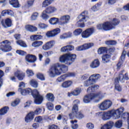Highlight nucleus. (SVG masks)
Here are the masks:
<instances>
[{
  "instance_id": "nucleus-1",
  "label": "nucleus",
  "mask_w": 129,
  "mask_h": 129,
  "mask_svg": "<svg viewBox=\"0 0 129 129\" xmlns=\"http://www.w3.org/2000/svg\"><path fill=\"white\" fill-rule=\"evenodd\" d=\"M68 71V67L64 64H60L56 63L53 64L48 71L47 73L50 77H55L61 75L62 73H65Z\"/></svg>"
},
{
  "instance_id": "nucleus-2",
  "label": "nucleus",
  "mask_w": 129,
  "mask_h": 129,
  "mask_svg": "<svg viewBox=\"0 0 129 129\" xmlns=\"http://www.w3.org/2000/svg\"><path fill=\"white\" fill-rule=\"evenodd\" d=\"M123 110H124V108L120 107L116 110L108 111L105 113L102 112H98L97 114L100 117H101L103 120L110 119L111 116H114L115 119H117L120 117V114L123 112Z\"/></svg>"
},
{
  "instance_id": "nucleus-3",
  "label": "nucleus",
  "mask_w": 129,
  "mask_h": 129,
  "mask_svg": "<svg viewBox=\"0 0 129 129\" xmlns=\"http://www.w3.org/2000/svg\"><path fill=\"white\" fill-rule=\"evenodd\" d=\"M18 91L20 92L22 95H27V94H31L32 95L36 104H41L43 101V97L40 95V93H39V92H38L37 90L32 91L31 88H28L25 90L19 88Z\"/></svg>"
},
{
  "instance_id": "nucleus-4",
  "label": "nucleus",
  "mask_w": 129,
  "mask_h": 129,
  "mask_svg": "<svg viewBox=\"0 0 129 129\" xmlns=\"http://www.w3.org/2000/svg\"><path fill=\"white\" fill-rule=\"evenodd\" d=\"M76 59V55L71 53L64 54L59 57V61L67 65H71Z\"/></svg>"
},
{
  "instance_id": "nucleus-5",
  "label": "nucleus",
  "mask_w": 129,
  "mask_h": 129,
  "mask_svg": "<svg viewBox=\"0 0 129 129\" xmlns=\"http://www.w3.org/2000/svg\"><path fill=\"white\" fill-rule=\"evenodd\" d=\"M96 97L100 98V99L96 101V102H98V101L102 98V94L101 93V92L97 93V94L91 93L87 95L84 97L83 101L85 103H89L92 99H94V98H96Z\"/></svg>"
},
{
  "instance_id": "nucleus-6",
  "label": "nucleus",
  "mask_w": 129,
  "mask_h": 129,
  "mask_svg": "<svg viewBox=\"0 0 129 129\" xmlns=\"http://www.w3.org/2000/svg\"><path fill=\"white\" fill-rule=\"evenodd\" d=\"M87 13V11H84L81 15L79 16V21L77 22V25L80 28H84V27H85L84 23L86 22Z\"/></svg>"
},
{
  "instance_id": "nucleus-7",
  "label": "nucleus",
  "mask_w": 129,
  "mask_h": 129,
  "mask_svg": "<svg viewBox=\"0 0 129 129\" xmlns=\"http://www.w3.org/2000/svg\"><path fill=\"white\" fill-rule=\"evenodd\" d=\"M111 105H112V102L110 100H105L98 105V107L100 110L104 111V110L109 109V108L111 107Z\"/></svg>"
},
{
  "instance_id": "nucleus-8",
  "label": "nucleus",
  "mask_w": 129,
  "mask_h": 129,
  "mask_svg": "<svg viewBox=\"0 0 129 129\" xmlns=\"http://www.w3.org/2000/svg\"><path fill=\"white\" fill-rule=\"evenodd\" d=\"M2 46L0 47V50L3 52H10L12 50L11 42L9 40H5L1 42Z\"/></svg>"
},
{
  "instance_id": "nucleus-9",
  "label": "nucleus",
  "mask_w": 129,
  "mask_h": 129,
  "mask_svg": "<svg viewBox=\"0 0 129 129\" xmlns=\"http://www.w3.org/2000/svg\"><path fill=\"white\" fill-rule=\"evenodd\" d=\"M113 26L110 25V23L108 22H106L103 24H99L97 26L98 30H102L103 29L104 31H109L112 30Z\"/></svg>"
},
{
  "instance_id": "nucleus-10",
  "label": "nucleus",
  "mask_w": 129,
  "mask_h": 129,
  "mask_svg": "<svg viewBox=\"0 0 129 129\" xmlns=\"http://www.w3.org/2000/svg\"><path fill=\"white\" fill-rule=\"evenodd\" d=\"M93 33H94V28L92 27L90 28L87 29L86 30L84 31L82 34L81 36L83 39H87L91 36Z\"/></svg>"
},
{
  "instance_id": "nucleus-11",
  "label": "nucleus",
  "mask_w": 129,
  "mask_h": 129,
  "mask_svg": "<svg viewBox=\"0 0 129 129\" xmlns=\"http://www.w3.org/2000/svg\"><path fill=\"white\" fill-rule=\"evenodd\" d=\"M60 32L61 30L60 28H56L51 31L47 32L46 33V36L47 38H52L53 37H55V36H57L58 34H60Z\"/></svg>"
},
{
  "instance_id": "nucleus-12",
  "label": "nucleus",
  "mask_w": 129,
  "mask_h": 129,
  "mask_svg": "<svg viewBox=\"0 0 129 129\" xmlns=\"http://www.w3.org/2000/svg\"><path fill=\"white\" fill-rule=\"evenodd\" d=\"M69 116L71 119H73L75 117L76 118H78V119H82V118L84 117V114H82L81 112H78V111L76 112H73L72 111V113L69 114Z\"/></svg>"
},
{
  "instance_id": "nucleus-13",
  "label": "nucleus",
  "mask_w": 129,
  "mask_h": 129,
  "mask_svg": "<svg viewBox=\"0 0 129 129\" xmlns=\"http://www.w3.org/2000/svg\"><path fill=\"white\" fill-rule=\"evenodd\" d=\"M76 74L75 73H69L58 77L56 81L57 82H62L64 81V80L67 78V77H74L76 76Z\"/></svg>"
},
{
  "instance_id": "nucleus-14",
  "label": "nucleus",
  "mask_w": 129,
  "mask_h": 129,
  "mask_svg": "<svg viewBox=\"0 0 129 129\" xmlns=\"http://www.w3.org/2000/svg\"><path fill=\"white\" fill-rule=\"evenodd\" d=\"M54 45H55V41L51 40L45 43V44L42 46V49L44 51H48V50H50L51 48H53Z\"/></svg>"
},
{
  "instance_id": "nucleus-15",
  "label": "nucleus",
  "mask_w": 129,
  "mask_h": 129,
  "mask_svg": "<svg viewBox=\"0 0 129 129\" xmlns=\"http://www.w3.org/2000/svg\"><path fill=\"white\" fill-rule=\"evenodd\" d=\"M94 44L93 43H85L84 45L76 48L77 51H82L83 50H87L91 47H93Z\"/></svg>"
},
{
  "instance_id": "nucleus-16",
  "label": "nucleus",
  "mask_w": 129,
  "mask_h": 129,
  "mask_svg": "<svg viewBox=\"0 0 129 129\" xmlns=\"http://www.w3.org/2000/svg\"><path fill=\"white\" fill-rule=\"evenodd\" d=\"M25 60L29 63H34L37 61V57L33 54H28L26 56Z\"/></svg>"
},
{
  "instance_id": "nucleus-17",
  "label": "nucleus",
  "mask_w": 129,
  "mask_h": 129,
  "mask_svg": "<svg viewBox=\"0 0 129 129\" xmlns=\"http://www.w3.org/2000/svg\"><path fill=\"white\" fill-rule=\"evenodd\" d=\"M70 20V16L69 15L63 16L60 18L59 25H65V24H67L69 22Z\"/></svg>"
},
{
  "instance_id": "nucleus-18",
  "label": "nucleus",
  "mask_w": 129,
  "mask_h": 129,
  "mask_svg": "<svg viewBox=\"0 0 129 129\" xmlns=\"http://www.w3.org/2000/svg\"><path fill=\"white\" fill-rule=\"evenodd\" d=\"M15 76L18 78V80H23V79L25 78V73L20 70H17V72L15 73Z\"/></svg>"
},
{
  "instance_id": "nucleus-19",
  "label": "nucleus",
  "mask_w": 129,
  "mask_h": 129,
  "mask_svg": "<svg viewBox=\"0 0 129 129\" xmlns=\"http://www.w3.org/2000/svg\"><path fill=\"white\" fill-rule=\"evenodd\" d=\"M34 116H35V113L34 112L29 113L25 117V120L26 122H31L34 119Z\"/></svg>"
},
{
  "instance_id": "nucleus-20",
  "label": "nucleus",
  "mask_w": 129,
  "mask_h": 129,
  "mask_svg": "<svg viewBox=\"0 0 129 129\" xmlns=\"http://www.w3.org/2000/svg\"><path fill=\"white\" fill-rule=\"evenodd\" d=\"M1 24L4 28H9L10 27H12V20L9 18H7L6 20H5V24L4 20L1 21Z\"/></svg>"
},
{
  "instance_id": "nucleus-21",
  "label": "nucleus",
  "mask_w": 129,
  "mask_h": 129,
  "mask_svg": "<svg viewBox=\"0 0 129 129\" xmlns=\"http://www.w3.org/2000/svg\"><path fill=\"white\" fill-rule=\"evenodd\" d=\"M100 65V62H99V60H98V59H96L91 62L90 67L91 68L95 69V68H98V67H99Z\"/></svg>"
},
{
  "instance_id": "nucleus-22",
  "label": "nucleus",
  "mask_w": 129,
  "mask_h": 129,
  "mask_svg": "<svg viewBox=\"0 0 129 129\" xmlns=\"http://www.w3.org/2000/svg\"><path fill=\"white\" fill-rule=\"evenodd\" d=\"M114 123L113 122L110 121L107 122L106 124H104L101 127V129H111L112 128Z\"/></svg>"
},
{
  "instance_id": "nucleus-23",
  "label": "nucleus",
  "mask_w": 129,
  "mask_h": 129,
  "mask_svg": "<svg viewBox=\"0 0 129 129\" xmlns=\"http://www.w3.org/2000/svg\"><path fill=\"white\" fill-rule=\"evenodd\" d=\"M80 101L79 100H75L73 101V107L72 108L73 112H76L78 111V104H79Z\"/></svg>"
},
{
  "instance_id": "nucleus-24",
  "label": "nucleus",
  "mask_w": 129,
  "mask_h": 129,
  "mask_svg": "<svg viewBox=\"0 0 129 129\" xmlns=\"http://www.w3.org/2000/svg\"><path fill=\"white\" fill-rule=\"evenodd\" d=\"M74 49V46L72 45H67L66 46L62 47L60 51L61 52H69V51H72Z\"/></svg>"
},
{
  "instance_id": "nucleus-25",
  "label": "nucleus",
  "mask_w": 129,
  "mask_h": 129,
  "mask_svg": "<svg viewBox=\"0 0 129 129\" xmlns=\"http://www.w3.org/2000/svg\"><path fill=\"white\" fill-rule=\"evenodd\" d=\"M9 3L13 8H20L21 5L19 4V1L18 0H9Z\"/></svg>"
},
{
  "instance_id": "nucleus-26",
  "label": "nucleus",
  "mask_w": 129,
  "mask_h": 129,
  "mask_svg": "<svg viewBox=\"0 0 129 129\" xmlns=\"http://www.w3.org/2000/svg\"><path fill=\"white\" fill-rule=\"evenodd\" d=\"M46 14H53V13H55V12H56V11H57V8L54 7H52V6H50L47 7L46 10Z\"/></svg>"
},
{
  "instance_id": "nucleus-27",
  "label": "nucleus",
  "mask_w": 129,
  "mask_h": 129,
  "mask_svg": "<svg viewBox=\"0 0 129 129\" xmlns=\"http://www.w3.org/2000/svg\"><path fill=\"white\" fill-rule=\"evenodd\" d=\"M25 28L27 30V31H29V32H36V31L38 30L37 27L33 25H26Z\"/></svg>"
},
{
  "instance_id": "nucleus-28",
  "label": "nucleus",
  "mask_w": 129,
  "mask_h": 129,
  "mask_svg": "<svg viewBox=\"0 0 129 129\" xmlns=\"http://www.w3.org/2000/svg\"><path fill=\"white\" fill-rule=\"evenodd\" d=\"M100 75L99 74H94L90 77V80L91 79L92 82H95L98 79H100Z\"/></svg>"
},
{
  "instance_id": "nucleus-29",
  "label": "nucleus",
  "mask_w": 129,
  "mask_h": 129,
  "mask_svg": "<svg viewBox=\"0 0 129 129\" xmlns=\"http://www.w3.org/2000/svg\"><path fill=\"white\" fill-rule=\"evenodd\" d=\"M43 39V36L41 35H34L30 37L31 41H37Z\"/></svg>"
},
{
  "instance_id": "nucleus-30",
  "label": "nucleus",
  "mask_w": 129,
  "mask_h": 129,
  "mask_svg": "<svg viewBox=\"0 0 129 129\" xmlns=\"http://www.w3.org/2000/svg\"><path fill=\"white\" fill-rule=\"evenodd\" d=\"M102 62L103 63H107L109 62V60H110V55L109 54H105L103 55L102 57Z\"/></svg>"
},
{
  "instance_id": "nucleus-31",
  "label": "nucleus",
  "mask_w": 129,
  "mask_h": 129,
  "mask_svg": "<svg viewBox=\"0 0 129 129\" xmlns=\"http://www.w3.org/2000/svg\"><path fill=\"white\" fill-rule=\"evenodd\" d=\"M118 78L119 81L121 82L123 81V79L125 80H128V76H127V73H125L124 76L122 75V74H120Z\"/></svg>"
},
{
  "instance_id": "nucleus-32",
  "label": "nucleus",
  "mask_w": 129,
  "mask_h": 129,
  "mask_svg": "<svg viewBox=\"0 0 129 129\" xmlns=\"http://www.w3.org/2000/svg\"><path fill=\"white\" fill-rule=\"evenodd\" d=\"M72 83L73 82L71 81H66L62 84L61 86L63 88H68V87H70L72 85Z\"/></svg>"
},
{
  "instance_id": "nucleus-33",
  "label": "nucleus",
  "mask_w": 129,
  "mask_h": 129,
  "mask_svg": "<svg viewBox=\"0 0 129 129\" xmlns=\"http://www.w3.org/2000/svg\"><path fill=\"white\" fill-rule=\"evenodd\" d=\"M54 2V0H45L42 3V8H47L48 6H50L52 2Z\"/></svg>"
},
{
  "instance_id": "nucleus-34",
  "label": "nucleus",
  "mask_w": 129,
  "mask_h": 129,
  "mask_svg": "<svg viewBox=\"0 0 129 129\" xmlns=\"http://www.w3.org/2000/svg\"><path fill=\"white\" fill-rule=\"evenodd\" d=\"M99 88V86L97 85H95L91 87H89L87 89V92H93V91H95V90H97Z\"/></svg>"
},
{
  "instance_id": "nucleus-35",
  "label": "nucleus",
  "mask_w": 129,
  "mask_h": 129,
  "mask_svg": "<svg viewBox=\"0 0 129 129\" xmlns=\"http://www.w3.org/2000/svg\"><path fill=\"white\" fill-rule=\"evenodd\" d=\"M49 22L51 25H56L59 22V19H58V18L53 17L49 20Z\"/></svg>"
},
{
  "instance_id": "nucleus-36",
  "label": "nucleus",
  "mask_w": 129,
  "mask_h": 129,
  "mask_svg": "<svg viewBox=\"0 0 129 129\" xmlns=\"http://www.w3.org/2000/svg\"><path fill=\"white\" fill-rule=\"evenodd\" d=\"M106 52H107V48L105 47H101L98 49V53L100 55L104 53H106Z\"/></svg>"
},
{
  "instance_id": "nucleus-37",
  "label": "nucleus",
  "mask_w": 129,
  "mask_h": 129,
  "mask_svg": "<svg viewBox=\"0 0 129 129\" xmlns=\"http://www.w3.org/2000/svg\"><path fill=\"white\" fill-rule=\"evenodd\" d=\"M9 107L5 106L0 110V115H5L8 112Z\"/></svg>"
},
{
  "instance_id": "nucleus-38",
  "label": "nucleus",
  "mask_w": 129,
  "mask_h": 129,
  "mask_svg": "<svg viewBox=\"0 0 129 129\" xmlns=\"http://www.w3.org/2000/svg\"><path fill=\"white\" fill-rule=\"evenodd\" d=\"M42 45H43V41H36L32 44V47H40V46H42Z\"/></svg>"
},
{
  "instance_id": "nucleus-39",
  "label": "nucleus",
  "mask_w": 129,
  "mask_h": 129,
  "mask_svg": "<svg viewBox=\"0 0 129 129\" xmlns=\"http://www.w3.org/2000/svg\"><path fill=\"white\" fill-rule=\"evenodd\" d=\"M108 22L110 23L111 26H113L112 29H114V27H115V26H117V25H118V24H119V21H118V20L116 19H113L112 22Z\"/></svg>"
},
{
  "instance_id": "nucleus-40",
  "label": "nucleus",
  "mask_w": 129,
  "mask_h": 129,
  "mask_svg": "<svg viewBox=\"0 0 129 129\" xmlns=\"http://www.w3.org/2000/svg\"><path fill=\"white\" fill-rule=\"evenodd\" d=\"M46 97L48 101H54V95L52 93H49L47 94Z\"/></svg>"
},
{
  "instance_id": "nucleus-41",
  "label": "nucleus",
  "mask_w": 129,
  "mask_h": 129,
  "mask_svg": "<svg viewBox=\"0 0 129 129\" xmlns=\"http://www.w3.org/2000/svg\"><path fill=\"white\" fill-rule=\"evenodd\" d=\"M81 34H82V29L80 28L76 29L73 32L74 36H79V35H81Z\"/></svg>"
},
{
  "instance_id": "nucleus-42",
  "label": "nucleus",
  "mask_w": 129,
  "mask_h": 129,
  "mask_svg": "<svg viewBox=\"0 0 129 129\" xmlns=\"http://www.w3.org/2000/svg\"><path fill=\"white\" fill-rule=\"evenodd\" d=\"M80 92H81V89H76L73 91H72V94L75 96H77V95H79V94H80Z\"/></svg>"
},
{
  "instance_id": "nucleus-43",
  "label": "nucleus",
  "mask_w": 129,
  "mask_h": 129,
  "mask_svg": "<svg viewBox=\"0 0 129 129\" xmlns=\"http://www.w3.org/2000/svg\"><path fill=\"white\" fill-rule=\"evenodd\" d=\"M41 17L43 19V20H45V21H47L48 19H49V17L48 15H47V12H46V10H44L41 15Z\"/></svg>"
},
{
  "instance_id": "nucleus-44",
  "label": "nucleus",
  "mask_w": 129,
  "mask_h": 129,
  "mask_svg": "<svg viewBox=\"0 0 129 129\" xmlns=\"http://www.w3.org/2000/svg\"><path fill=\"white\" fill-rule=\"evenodd\" d=\"M122 126V121L118 120L115 123V127L117 128H120Z\"/></svg>"
},
{
  "instance_id": "nucleus-45",
  "label": "nucleus",
  "mask_w": 129,
  "mask_h": 129,
  "mask_svg": "<svg viewBox=\"0 0 129 129\" xmlns=\"http://www.w3.org/2000/svg\"><path fill=\"white\" fill-rule=\"evenodd\" d=\"M30 85L32 87H34V88H37L38 87V82L35 80H32L30 82Z\"/></svg>"
},
{
  "instance_id": "nucleus-46",
  "label": "nucleus",
  "mask_w": 129,
  "mask_h": 129,
  "mask_svg": "<svg viewBox=\"0 0 129 129\" xmlns=\"http://www.w3.org/2000/svg\"><path fill=\"white\" fill-rule=\"evenodd\" d=\"M16 43L18 45H20L21 47H23L24 48L27 47V44L22 40H18Z\"/></svg>"
},
{
  "instance_id": "nucleus-47",
  "label": "nucleus",
  "mask_w": 129,
  "mask_h": 129,
  "mask_svg": "<svg viewBox=\"0 0 129 129\" xmlns=\"http://www.w3.org/2000/svg\"><path fill=\"white\" fill-rule=\"evenodd\" d=\"M71 122L72 124V128H73V129H77V128H78V124H74V122H75L76 123V122H77V120H71Z\"/></svg>"
},
{
  "instance_id": "nucleus-48",
  "label": "nucleus",
  "mask_w": 129,
  "mask_h": 129,
  "mask_svg": "<svg viewBox=\"0 0 129 129\" xmlns=\"http://www.w3.org/2000/svg\"><path fill=\"white\" fill-rule=\"evenodd\" d=\"M36 77L40 79V80L44 81L45 80V77L44 75L41 73H38L36 74Z\"/></svg>"
},
{
  "instance_id": "nucleus-49",
  "label": "nucleus",
  "mask_w": 129,
  "mask_h": 129,
  "mask_svg": "<svg viewBox=\"0 0 129 129\" xmlns=\"http://www.w3.org/2000/svg\"><path fill=\"white\" fill-rule=\"evenodd\" d=\"M91 82H92V80L90 79V77H89V80L85 82L84 86H86V87L90 86V85H92V83Z\"/></svg>"
},
{
  "instance_id": "nucleus-50",
  "label": "nucleus",
  "mask_w": 129,
  "mask_h": 129,
  "mask_svg": "<svg viewBox=\"0 0 129 129\" xmlns=\"http://www.w3.org/2000/svg\"><path fill=\"white\" fill-rule=\"evenodd\" d=\"M19 103H20V99H16L14 101H12V102L11 103V105L12 106L15 107V106H17V105H18Z\"/></svg>"
},
{
  "instance_id": "nucleus-51",
  "label": "nucleus",
  "mask_w": 129,
  "mask_h": 129,
  "mask_svg": "<svg viewBox=\"0 0 129 129\" xmlns=\"http://www.w3.org/2000/svg\"><path fill=\"white\" fill-rule=\"evenodd\" d=\"M46 105L49 110H53V109L54 108V105H53V103L48 102L46 104Z\"/></svg>"
},
{
  "instance_id": "nucleus-52",
  "label": "nucleus",
  "mask_w": 129,
  "mask_h": 129,
  "mask_svg": "<svg viewBox=\"0 0 129 129\" xmlns=\"http://www.w3.org/2000/svg\"><path fill=\"white\" fill-rule=\"evenodd\" d=\"M106 45H115L116 44V41L114 40H108L105 42Z\"/></svg>"
},
{
  "instance_id": "nucleus-53",
  "label": "nucleus",
  "mask_w": 129,
  "mask_h": 129,
  "mask_svg": "<svg viewBox=\"0 0 129 129\" xmlns=\"http://www.w3.org/2000/svg\"><path fill=\"white\" fill-rule=\"evenodd\" d=\"M39 16V14L38 13H34L31 16V20L32 21H35V20H37V18Z\"/></svg>"
},
{
  "instance_id": "nucleus-54",
  "label": "nucleus",
  "mask_w": 129,
  "mask_h": 129,
  "mask_svg": "<svg viewBox=\"0 0 129 129\" xmlns=\"http://www.w3.org/2000/svg\"><path fill=\"white\" fill-rule=\"evenodd\" d=\"M16 53L17 54H18L21 56H24V55H26V54L27 53L26 51H24L23 50H17L16 51Z\"/></svg>"
},
{
  "instance_id": "nucleus-55",
  "label": "nucleus",
  "mask_w": 129,
  "mask_h": 129,
  "mask_svg": "<svg viewBox=\"0 0 129 129\" xmlns=\"http://www.w3.org/2000/svg\"><path fill=\"white\" fill-rule=\"evenodd\" d=\"M125 55H126V51L125 50H123L120 57L122 62L124 61V59H125Z\"/></svg>"
},
{
  "instance_id": "nucleus-56",
  "label": "nucleus",
  "mask_w": 129,
  "mask_h": 129,
  "mask_svg": "<svg viewBox=\"0 0 129 129\" xmlns=\"http://www.w3.org/2000/svg\"><path fill=\"white\" fill-rule=\"evenodd\" d=\"M86 127L88 129H93L94 128V124L91 122H89L87 123Z\"/></svg>"
},
{
  "instance_id": "nucleus-57",
  "label": "nucleus",
  "mask_w": 129,
  "mask_h": 129,
  "mask_svg": "<svg viewBox=\"0 0 129 129\" xmlns=\"http://www.w3.org/2000/svg\"><path fill=\"white\" fill-rule=\"evenodd\" d=\"M26 73L28 75V76H33V75H34V72H33V71H32V70H29L27 69L26 71Z\"/></svg>"
},
{
  "instance_id": "nucleus-58",
  "label": "nucleus",
  "mask_w": 129,
  "mask_h": 129,
  "mask_svg": "<svg viewBox=\"0 0 129 129\" xmlns=\"http://www.w3.org/2000/svg\"><path fill=\"white\" fill-rule=\"evenodd\" d=\"M38 26L40 29H46L48 28V25L45 24L44 23H40L38 24Z\"/></svg>"
},
{
  "instance_id": "nucleus-59",
  "label": "nucleus",
  "mask_w": 129,
  "mask_h": 129,
  "mask_svg": "<svg viewBox=\"0 0 129 129\" xmlns=\"http://www.w3.org/2000/svg\"><path fill=\"white\" fill-rule=\"evenodd\" d=\"M34 120L36 122H41L42 120H43V118H42V116H39L36 117L35 118Z\"/></svg>"
},
{
  "instance_id": "nucleus-60",
  "label": "nucleus",
  "mask_w": 129,
  "mask_h": 129,
  "mask_svg": "<svg viewBox=\"0 0 129 129\" xmlns=\"http://www.w3.org/2000/svg\"><path fill=\"white\" fill-rule=\"evenodd\" d=\"M122 117L123 118H127V122L128 123L129 120V113L127 112L124 113L122 114Z\"/></svg>"
},
{
  "instance_id": "nucleus-61",
  "label": "nucleus",
  "mask_w": 129,
  "mask_h": 129,
  "mask_svg": "<svg viewBox=\"0 0 129 129\" xmlns=\"http://www.w3.org/2000/svg\"><path fill=\"white\" fill-rule=\"evenodd\" d=\"M88 78H89V75L88 74H86L82 76L81 79V80H86Z\"/></svg>"
},
{
  "instance_id": "nucleus-62",
  "label": "nucleus",
  "mask_w": 129,
  "mask_h": 129,
  "mask_svg": "<svg viewBox=\"0 0 129 129\" xmlns=\"http://www.w3.org/2000/svg\"><path fill=\"white\" fill-rule=\"evenodd\" d=\"M115 89L117 91H121V87L118 84H115Z\"/></svg>"
},
{
  "instance_id": "nucleus-63",
  "label": "nucleus",
  "mask_w": 129,
  "mask_h": 129,
  "mask_svg": "<svg viewBox=\"0 0 129 129\" xmlns=\"http://www.w3.org/2000/svg\"><path fill=\"white\" fill-rule=\"evenodd\" d=\"M15 94H16L15 92H10L7 94L6 96L7 97H10V96H13V95H15Z\"/></svg>"
},
{
  "instance_id": "nucleus-64",
  "label": "nucleus",
  "mask_w": 129,
  "mask_h": 129,
  "mask_svg": "<svg viewBox=\"0 0 129 129\" xmlns=\"http://www.w3.org/2000/svg\"><path fill=\"white\" fill-rule=\"evenodd\" d=\"M40 112H42V109H41L40 108H38L35 111L34 113L35 114H40Z\"/></svg>"
}]
</instances>
